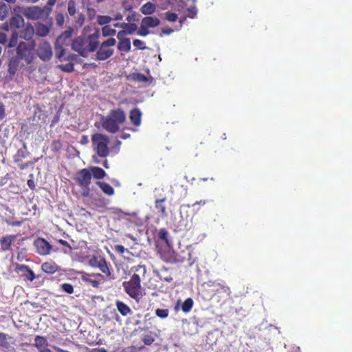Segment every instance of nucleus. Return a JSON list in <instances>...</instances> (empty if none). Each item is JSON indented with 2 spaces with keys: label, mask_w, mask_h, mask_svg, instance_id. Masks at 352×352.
<instances>
[{
  "label": "nucleus",
  "mask_w": 352,
  "mask_h": 352,
  "mask_svg": "<svg viewBox=\"0 0 352 352\" xmlns=\"http://www.w3.org/2000/svg\"><path fill=\"white\" fill-rule=\"evenodd\" d=\"M129 119L134 126H140L141 124L142 119V112L140 110L137 109V107L132 109L129 113Z\"/></svg>",
  "instance_id": "obj_18"
},
{
  "label": "nucleus",
  "mask_w": 352,
  "mask_h": 352,
  "mask_svg": "<svg viewBox=\"0 0 352 352\" xmlns=\"http://www.w3.org/2000/svg\"><path fill=\"white\" fill-rule=\"evenodd\" d=\"M59 69L63 72H71L74 69V65L72 63L59 65Z\"/></svg>",
  "instance_id": "obj_41"
},
{
  "label": "nucleus",
  "mask_w": 352,
  "mask_h": 352,
  "mask_svg": "<svg viewBox=\"0 0 352 352\" xmlns=\"http://www.w3.org/2000/svg\"><path fill=\"white\" fill-rule=\"evenodd\" d=\"M44 8H41L38 6L28 7L25 10V16L28 19L37 20L43 17Z\"/></svg>",
  "instance_id": "obj_12"
},
{
  "label": "nucleus",
  "mask_w": 352,
  "mask_h": 352,
  "mask_svg": "<svg viewBox=\"0 0 352 352\" xmlns=\"http://www.w3.org/2000/svg\"><path fill=\"white\" fill-rule=\"evenodd\" d=\"M125 113L122 109H113L109 115L102 120V127L109 132L119 131V125L125 121Z\"/></svg>",
  "instance_id": "obj_4"
},
{
  "label": "nucleus",
  "mask_w": 352,
  "mask_h": 352,
  "mask_svg": "<svg viewBox=\"0 0 352 352\" xmlns=\"http://www.w3.org/2000/svg\"><path fill=\"white\" fill-rule=\"evenodd\" d=\"M91 179V175L90 168H87L80 170L79 172L76 174L74 177V180L82 188L80 193L84 197H87L90 195Z\"/></svg>",
  "instance_id": "obj_7"
},
{
  "label": "nucleus",
  "mask_w": 352,
  "mask_h": 352,
  "mask_svg": "<svg viewBox=\"0 0 352 352\" xmlns=\"http://www.w3.org/2000/svg\"><path fill=\"white\" fill-rule=\"evenodd\" d=\"M220 289L224 292L226 293L228 296H230V293H231V291H230V289L229 287L228 286H226V285H220Z\"/></svg>",
  "instance_id": "obj_57"
},
{
  "label": "nucleus",
  "mask_w": 352,
  "mask_h": 352,
  "mask_svg": "<svg viewBox=\"0 0 352 352\" xmlns=\"http://www.w3.org/2000/svg\"><path fill=\"white\" fill-rule=\"evenodd\" d=\"M96 14V10L93 8L88 7L87 8V15L89 19H94Z\"/></svg>",
  "instance_id": "obj_53"
},
{
  "label": "nucleus",
  "mask_w": 352,
  "mask_h": 352,
  "mask_svg": "<svg viewBox=\"0 0 352 352\" xmlns=\"http://www.w3.org/2000/svg\"><path fill=\"white\" fill-rule=\"evenodd\" d=\"M133 274L127 281H124L122 284L124 291L136 302L142 296V278L144 277L146 273V268L144 265H138L131 268Z\"/></svg>",
  "instance_id": "obj_2"
},
{
  "label": "nucleus",
  "mask_w": 352,
  "mask_h": 352,
  "mask_svg": "<svg viewBox=\"0 0 352 352\" xmlns=\"http://www.w3.org/2000/svg\"><path fill=\"white\" fill-rule=\"evenodd\" d=\"M67 11L70 16H73L75 15L77 11L76 0H68Z\"/></svg>",
  "instance_id": "obj_36"
},
{
  "label": "nucleus",
  "mask_w": 352,
  "mask_h": 352,
  "mask_svg": "<svg viewBox=\"0 0 352 352\" xmlns=\"http://www.w3.org/2000/svg\"><path fill=\"white\" fill-rule=\"evenodd\" d=\"M142 342L146 345H151V344H153L154 338L152 337L151 334H147L143 337Z\"/></svg>",
  "instance_id": "obj_47"
},
{
  "label": "nucleus",
  "mask_w": 352,
  "mask_h": 352,
  "mask_svg": "<svg viewBox=\"0 0 352 352\" xmlns=\"http://www.w3.org/2000/svg\"><path fill=\"white\" fill-rule=\"evenodd\" d=\"M85 21V16L82 14H80L79 15V18L77 21V23L79 25V26H82L84 24Z\"/></svg>",
  "instance_id": "obj_59"
},
{
  "label": "nucleus",
  "mask_w": 352,
  "mask_h": 352,
  "mask_svg": "<svg viewBox=\"0 0 352 352\" xmlns=\"http://www.w3.org/2000/svg\"><path fill=\"white\" fill-rule=\"evenodd\" d=\"M165 18L168 21L175 22L178 19V16L175 12H170V11H168L165 14Z\"/></svg>",
  "instance_id": "obj_45"
},
{
  "label": "nucleus",
  "mask_w": 352,
  "mask_h": 352,
  "mask_svg": "<svg viewBox=\"0 0 352 352\" xmlns=\"http://www.w3.org/2000/svg\"><path fill=\"white\" fill-rule=\"evenodd\" d=\"M193 306V301L190 297L184 300L183 305H182V311L184 313L189 312Z\"/></svg>",
  "instance_id": "obj_34"
},
{
  "label": "nucleus",
  "mask_w": 352,
  "mask_h": 352,
  "mask_svg": "<svg viewBox=\"0 0 352 352\" xmlns=\"http://www.w3.org/2000/svg\"><path fill=\"white\" fill-rule=\"evenodd\" d=\"M34 34V27L29 23L24 24L19 31H13L10 35L6 48L12 49L17 45L19 38L23 41H34L32 37Z\"/></svg>",
  "instance_id": "obj_5"
},
{
  "label": "nucleus",
  "mask_w": 352,
  "mask_h": 352,
  "mask_svg": "<svg viewBox=\"0 0 352 352\" xmlns=\"http://www.w3.org/2000/svg\"><path fill=\"white\" fill-rule=\"evenodd\" d=\"M16 235L10 234L3 236L0 240L1 250L2 251L9 250L12 242L15 240Z\"/></svg>",
  "instance_id": "obj_19"
},
{
  "label": "nucleus",
  "mask_w": 352,
  "mask_h": 352,
  "mask_svg": "<svg viewBox=\"0 0 352 352\" xmlns=\"http://www.w3.org/2000/svg\"><path fill=\"white\" fill-rule=\"evenodd\" d=\"M8 43L7 35L3 32H0V44L5 45V43Z\"/></svg>",
  "instance_id": "obj_55"
},
{
  "label": "nucleus",
  "mask_w": 352,
  "mask_h": 352,
  "mask_svg": "<svg viewBox=\"0 0 352 352\" xmlns=\"http://www.w3.org/2000/svg\"><path fill=\"white\" fill-rule=\"evenodd\" d=\"M56 2L57 0H48L46 5L44 6V9L51 11L52 10V7L56 3Z\"/></svg>",
  "instance_id": "obj_50"
},
{
  "label": "nucleus",
  "mask_w": 352,
  "mask_h": 352,
  "mask_svg": "<svg viewBox=\"0 0 352 352\" xmlns=\"http://www.w3.org/2000/svg\"><path fill=\"white\" fill-rule=\"evenodd\" d=\"M160 20L156 17L147 16L142 19V24H143L146 28H155L160 24Z\"/></svg>",
  "instance_id": "obj_24"
},
{
  "label": "nucleus",
  "mask_w": 352,
  "mask_h": 352,
  "mask_svg": "<svg viewBox=\"0 0 352 352\" xmlns=\"http://www.w3.org/2000/svg\"><path fill=\"white\" fill-rule=\"evenodd\" d=\"M186 1V0H179L177 1V7L179 8V10H185V8L187 7Z\"/></svg>",
  "instance_id": "obj_54"
},
{
  "label": "nucleus",
  "mask_w": 352,
  "mask_h": 352,
  "mask_svg": "<svg viewBox=\"0 0 352 352\" xmlns=\"http://www.w3.org/2000/svg\"><path fill=\"white\" fill-rule=\"evenodd\" d=\"M96 184L100 188V190L107 195H113L115 192L114 188L108 183L103 182H97Z\"/></svg>",
  "instance_id": "obj_23"
},
{
  "label": "nucleus",
  "mask_w": 352,
  "mask_h": 352,
  "mask_svg": "<svg viewBox=\"0 0 352 352\" xmlns=\"http://www.w3.org/2000/svg\"><path fill=\"white\" fill-rule=\"evenodd\" d=\"M28 186L30 189H32V190L34 189V188H35L34 182L32 179L28 180Z\"/></svg>",
  "instance_id": "obj_62"
},
{
  "label": "nucleus",
  "mask_w": 352,
  "mask_h": 352,
  "mask_svg": "<svg viewBox=\"0 0 352 352\" xmlns=\"http://www.w3.org/2000/svg\"><path fill=\"white\" fill-rule=\"evenodd\" d=\"M10 10V7L7 6L5 3L0 2V20L6 19Z\"/></svg>",
  "instance_id": "obj_33"
},
{
  "label": "nucleus",
  "mask_w": 352,
  "mask_h": 352,
  "mask_svg": "<svg viewBox=\"0 0 352 352\" xmlns=\"http://www.w3.org/2000/svg\"><path fill=\"white\" fill-rule=\"evenodd\" d=\"M116 45V39L113 37L109 38L102 42L96 54V60H105L112 56L114 50L111 47Z\"/></svg>",
  "instance_id": "obj_8"
},
{
  "label": "nucleus",
  "mask_w": 352,
  "mask_h": 352,
  "mask_svg": "<svg viewBox=\"0 0 352 352\" xmlns=\"http://www.w3.org/2000/svg\"><path fill=\"white\" fill-rule=\"evenodd\" d=\"M131 78L133 80L136 82H147L148 81V78L146 76L141 73H133Z\"/></svg>",
  "instance_id": "obj_35"
},
{
  "label": "nucleus",
  "mask_w": 352,
  "mask_h": 352,
  "mask_svg": "<svg viewBox=\"0 0 352 352\" xmlns=\"http://www.w3.org/2000/svg\"><path fill=\"white\" fill-rule=\"evenodd\" d=\"M102 33L104 36H113L116 34V30L109 25H105L102 28Z\"/></svg>",
  "instance_id": "obj_39"
},
{
  "label": "nucleus",
  "mask_w": 352,
  "mask_h": 352,
  "mask_svg": "<svg viewBox=\"0 0 352 352\" xmlns=\"http://www.w3.org/2000/svg\"><path fill=\"white\" fill-rule=\"evenodd\" d=\"M157 238L158 240L164 242L168 247H170V243L168 239V232L165 228H161L157 231Z\"/></svg>",
  "instance_id": "obj_29"
},
{
  "label": "nucleus",
  "mask_w": 352,
  "mask_h": 352,
  "mask_svg": "<svg viewBox=\"0 0 352 352\" xmlns=\"http://www.w3.org/2000/svg\"><path fill=\"white\" fill-rule=\"evenodd\" d=\"M91 143L99 157H106L109 155V138L107 135L98 133H95L91 136Z\"/></svg>",
  "instance_id": "obj_6"
},
{
  "label": "nucleus",
  "mask_w": 352,
  "mask_h": 352,
  "mask_svg": "<svg viewBox=\"0 0 352 352\" xmlns=\"http://www.w3.org/2000/svg\"><path fill=\"white\" fill-rule=\"evenodd\" d=\"M173 32V30L170 28H166V29H163L162 30V32L164 34H170V33H172Z\"/></svg>",
  "instance_id": "obj_63"
},
{
  "label": "nucleus",
  "mask_w": 352,
  "mask_h": 352,
  "mask_svg": "<svg viewBox=\"0 0 352 352\" xmlns=\"http://www.w3.org/2000/svg\"><path fill=\"white\" fill-rule=\"evenodd\" d=\"M104 258L101 256H93L89 260V263L93 267H98L99 266V263H100V261H102Z\"/></svg>",
  "instance_id": "obj_46"
},
{
  "label": "nucleus",
  "mask_w": 352,
  "mask_h": 352,
  "mask_svg": "<svg viewBox=\"0 0 352 352\" xmlns=\"http://www.w3.org/2000/svg\"><path fill=\"white\" fill-rule=\"evenodd\" d=\"M64 45L65 44H58L57 41H56L55 43L56 56V58H58V60L60 61L69 58V57L66 58L64 56L65 53V50L63 48Z\"/></svg>",
  "instance_id": "obj_27"
},
{
  "label": "nucleus",
  "mask_w": 352,
  "mask_h": 352,
  "mask_svg": "<svg viewBox=\"0 0 352 352\" xmlns=\"http://www.w3.org/2000/svg\"><path fill=\"white\" fill-rule=\"evenodd\" d=\"M116 214L118 216L116 218L118 220H129L132 217L135 216V213H125L121 210H118L116 212Z\"/></svg>",
  "instance_id": "obj_37"
},
{
  "label": "nucleus",
  "mask_w": 352,
  "mask_h": 352,
  "mask_svg": "<svg viewBox=\"0 0 352 352\" xmlns=\"http://www.w3.org/2000/svg\"><path fill=\"white\" fill-rule=\"evenodd\" d=\"M6 116L5 107L2 102H0V120H2Z\"/></svg>",
  "instance_id": "obj_56"
},
{
  "label": "nucleus",
  "mask_w": 352,
  "mask_h": 352,
  "mask_svg": "<svg viewBox=\"0 0 352 352\" xmlns=\"http://www.w3.org/2000/svg\"><path fill=\"white\" fill-rule=\"evenodd\" d=\"M133 45L135 47L141 50H144L146 49L144 42L139 38L134 39L133 41Z\"/></svg>",
  "instance_id": "obj_42"
},
{
  "label": "nucleus",
  "mask_w": 352,
  "mask_h": 352,
  "mask_svg": "<svg viewBox=\"0 0 352 352\" xmlns=\"http://www.w3.org/2000/svg\"><path fill=\"white\" fill-rule=\"evenodd\" d=\"M165 201V197L155 200V209L157 210V212L162 215V217H165L166 216V207L164 205Z\"/></svg>",
  "instance_id": "obj_25"
},
{
  "label": "nucleus",
  "mask_w": 352,
  "mask_h": 352,
  "mask_svg": "<svg viewBox=\"0 0 352 352\" xmlns=\"http://www.w3.org/2000/svg\"><path fill=\"white\" fill-rule=\"evenodd\" d=\"M184 10L186 11V16L184 18H182L180 19L181 23H182L185 21L186 17L194 19L197 16V9L195 6H191L190 7H186Z\"/></svg>",
  "instance_id": "obj_30"
},
{
  "label": "nucleus",
  "mask_w": 352,
  "mask_h": 352,
  "mask_svg": "<svg viewBox=\"0 0 352 352\" xmlns=\"http://www.w3.org/2000/svg\"><path fill=\"white\" fill-rule=\"evenodd\" d=\"M150 33L148 28H146L143 24H141L140 29L138 30L137 34L140 36H146Z\"/></svg>",
  "instance_id": "obj_48"
},
{
  "label": "nucleus",
  "mask_w": 352,
  "mask_h": 352,
  "mask_svg": "<svg viewBox=\"0 0 352 352\" xmlns=\"http://www.w3.org/2000/svg\"><path fill=\"white\" fill-rule=\"evenodd\" d=\"M8 344V335L6 333H0V346L7 348Z\"/></svg>",
  "instance_id": "obj_43"
},
{
  "label": "nucleus",
  "mask_w": 352,
  "mask_h": 352,
  "mask_svg": "<svg viewBox=\"0 0 352 352\" xmlns=\"http://www.w3.org/2000/svg\"><path fill=\"white\" fill-rule=\"evenodd\" d=\"M35 41H17L13 51H9L12 56L8 61V72L13 76L19 69L32 64L35 59Z\"/></svg>",
  "instance_id": "obj_1"
},
{
  "label": "nucleus",
  "mask_w": 352,
  "mask_h": 352,
  "mask_svg": "<svg viewBox=\"0 0 352 352\" xmlns=\"http://www.w3.org/2000/svg\"><path fill=\"white\" fill-rule=\"evenodd\" d=\"M52 146L53 151H58L61 148L62 145L60 140H54L52 142Z\"/></svg>",
  "instance_id": "obj_51"
},
{
  "label": "nucleus",
  "mask_w": 352,
  "mask_h": 352,
  "mask_svg": "<svg viewBox=\"0 0 352 352\" xmlns=\"http://www.w3.org/2000/svg\"><path fill=\"white\" fill-rule=\"evenodd\" d=\"M192 227V221H173V228L175 232L184 234Z\"/></svg>",
  "instance_id": "obj_16"
},
{
  "label": "nucleus",
  "mask_w": 352,
  "mask_h": 352,
  "mask_svg": "<svg viewBox=\"0 0 352 352\" xmlns=\"http://www.w3.org/2000/svg\"><path fill=\"white\" fill-rule=\"evenodd\" d=\"M99 36L98 29H96L91 34H82L73 40L72 48L81 56L87 57L90 52H94L97 50L99 45Z\"/></svg>",
  "instance_id": "obj_3"
},
{
  "label": "nucleus",
  "mask_w": 352,
  "mask_h": 352,
  "mask_svg": "<svg viewBox=\"0 0 352 352\" xmlns=\"http://www.w3.org/2000/svg\"><path fill=\"white\" fill-rule=\"evenodd\" d=\"M126 34V32L124 30H121L120 32H118V38L120 40V41H122L124 38H123V36Z\"/></svg>",
  "instance_id": "obj_61"
},
{
  "label": "nucleus",
  "mask_w": 352,
  "mask_h": 352,
  "mask_svg": "<svg viewBox=\"0 0 352 352\" xmlns=\"http://www.w3.org/2000/svg\"><path fill=\"white\" fill-rule=\"evenodd\" d=\"M155 10V6L152 2H147L140 8V11L143 14H152Z\"/></svg>",
  "instance_id": "obj_32"
},
{
  "label": "nucleus",
  "mask_w": 352,
  "mask_h": 352,
  "mask_svg": "<svg viewBox=\"0 0 352 352\" xmlns=\"http://www.w3.org/2000/svg\"><path fill=\"white\" fill-rule=\"evenodd\" d=\"M34 33L39 36H45L50 33V28L43 23H37L35 25Z\"/></svg>",
  "instance_id": "obj_22"
},
{
  "label": "nucleus",
  "mask_w": 352,
  "mask_h": 352,
  "mask_svg": "<svg viewBox=\"0 0 352 352\" xmlns=\"http://www.w3.org/2000/svg\"><path fill=\"white\" fill-rule=\"evenodd\" d=\"M89 170L94 179H102L106 176L105 170L100 166H91Z\"/></svg>",
  "instance_id": "obj_21"
},
{
  "label": "nucleus",
  "mask_w": 352,
  "mask_h": 352,
  "mask_svg": "<svg viewBox=\"0 0 352 352\" xmlns=\"http://www.w3.org/2000/svg\"><path fill=\"white\" fill-rule=\"evenodd\" d=\"M25 24L24 19L20 15H16L10 19L9 26L11 30L17 31L16 30L21 28Z\"/></svg>",
  "instance_id": "obj_17"
},
{
  "label": "nucleus",
  "mask_w": 352,
  "mask_h": 352,
  "mask_svg": "<svg viewBox=\"0 0 352 352\" xmlns=\"http://www.w3.org/2000/svg\"><path fill=\"white\" fill-rule=\"evenodd\" d=\"M41 270L48 274H54L60 270V266L54 261H46L42 263Z\"/></svg>",
  "instance_id": "obj_15"
},
{
  "label": "nucleus",
  "mask_w": 352,
  "mask_h": 352,
  "mask_svg": "<svg viewBox=\"0 0 352 352\" xmlns=\"http://www.w3.org/2000/svg\"><path fill=\"white\" fill-rule=\"evenodd\" d=\"M34 346L37 349L38 352H52L50 349H49V344L47 339L41 336H36L34 338Z\"/></svg>",
  "instance_id": "obj_13"
},
{
  "label": "nucleus",
  "mask_w": 352,
  "mask_h": 352,
  "mask_svg": "<svg viewBox=\"0 0 352 352\" xmlns=\"http://www.w3.org/2000/svg\"><path fill=\"white\" fill-rule=\"evenodd\" d=\"M60 287L63 292H65L67 294H73V292H74V287L70 283H63L60 285Z\"/></svg>",
  "instance_id": "obj_44"
},
{
  "label": "nucleus",
  "mask_w": 352,
  "mask_h": 352,
  "mask_svg": "<svg viewBox=\"0 0 352 352\" xmlns=\"http://www.w3.org/2000/svg\"><path fill=\"white\" fill-rule=\"evenodd\" d=\"M110 265L107 262L106 259L104 258L100 263H99V266L98 267L100 270L107 277H110L111 275Z\"/></svg>",
  "instance_id": "obj_28"
},
{
  "label": "nucleus",
  "mask_w": 352,
  "mask_h": 352,
  "mask_svg": "<svg viewBox=\"0 0 352 352\" xmlns=\"http://www.w3.org/2000/svg\"><path fill=\"white\" fill-rule=\"evenodd\" d=\"M116 307L120 314L123 316H127L131 311V309L122 301H116Z\"/></svg>",
  "instance_id": "obj_31"
},
{
  "label": "nucleus",
  "mask_w": 352,
  "mask_h": 352,
  "mask_svg": "<svg viewBox=\"0 0 352 352\" xmlns=\"http://www.w3.org/2000/svg\"><path fill=\"white\" fill-rule=\"evenodd\" d=\"M161 258L166 262H172L173 261V258L170 255V254H162L160 253Z\"/></svg>",
  "instance_id": "obj_52"
},
{
  "label": "nucleus",
  "mask_w": 352,
  "mask_h": 352,
  "mask_svg": "<svg viewBox=\"0 0 352 352\" xmlns=\"http://www.w3.org/2000/svg\"><path fill=\"white\" fill-rule=\"evenodd\" d=\"M115 250L118 253L123 254L125 252L126 249L122 245H117L115 246Z\"/></svg>",
  "instance_id": "obj_58"
},
{
  "label": "nucleus",
  "mask_w": 352,
  "mask_h": 352,
  "mask_svg": "<svg viewBox=\"0 0 352 352\" xmlns=\"http://www.w3.org/2000/svg\"><path fill=\"white\" fill-rule=\"evenodd\" d=\"M53 348H54V349L55 351H56L57 352H70V351H69L64 350V349H61V348H60V347H58V346H53Z\"/></svg>",
  "instance_id": "obj_64"
},
{
  "label": "nucleus",
  "mask_w": 352,
  "mask_h": 352,
  "mask_svg": "<svg viewBox=\"0 0 352 352\" xmlns=\"http://www.w3.org/2000/svg\"><path fill=\"white\" fill-rule=\"evenodd\" d=\"M36 252L41 256L50 254L52 246L44 238H38L34 242Z\"/></svg>",
  "instance_id": "obj_10"
},
{
  "label": "nucleus",
  "mask_w": 352,
  "mask_h": 352,
  "mask_svg": "<svg viewBox=\"0 0 352 352\" xmlns=\"http://www.w3.org/2000/svg\"><path fill=\"white\" fill-rule=\"evenodd\" d=\"M36 52L38 57L43 62L51 60L53 56L52 45L50 43L46 40L39 41Z\"/></svg>",
  "instance_id": "obj_9"
},
{
  "label": "nucleus",
  "mask_w": 352,
  "mask_h": 352,
  "mask_svg": "<svg viewBox=\"0 0 352 352\" xmlns=\"http://www.w3.org/2000/svg\"><path fill=\"white\" fill-rule=\"evenodd\" d=\"M118 49L120 52H129L131 50V42L129 38H124L118 41Z\"/></svg>",
  "instance_id": "obj_26"
},
{
  "label": "nucleus",
  "mask_w": 352,
  "mask_h": 352,
  "mask_svg": "<svg viewBox=\"0 0 352 352\" xmlns=\"http://www.w3.org/2000/svg\"><path fill=\"white\" fill-rule=\"evenodd\" d=\"M73 34V29L69 28L63 32H62L60 36L56 38V41L58 43H63V45H68L69 42L71 40V38Z\"/></svg>",
  "instance_id": "obj_20"
},
{
  "label": "nucleus",
  "mask_w": 352,
  "mask_h": 352,
  "mask_svg": "<svg viewBox=\"0 0 352 352\" xmlns=\"http://www.w3.org/2000/svg\"><path fill=\"white\" fill-rule=\"evenodd\" d=\"M111 21L112 19L109 16H98L97 17V23L100 25H107Z\"/></svg>",
  "instance_id": "obj_38"
},
{
  "label": "nucleus",
  "mask_w": 352,
  "mask_h": 352,
  "mask_svg": "<svg viewBox=\"0 0 352 352\" xmlns=\"http://www.w3.org/2000/svg\"><path fill=\"white\" fill-rule=\"evenodd\" d=\"M137 30V25L135 23H128L126 29L124 30L126 34H131Z\"/></svg>",
  "instance_id": "obj_49"
},
{
  "label": "nucleus",
  "mask_w": 352,
  "mask_h": 352,
  "mask_svg": "<svg viewBox=\"0 0 352 352\" xmlns=\"http://www.w3.org/2000/svg\"><path fill=\"white\" fill-rule=\"evenodd\" d=\"M14 270L17 273H21L26 280L32 281L35 279L34 273L27 265L16 263Z\"/></svg>",
  "instance_id": "obj_11"
},
{
  "label": "nucleus",
  "mask_w": 352,
  "mask_h": 352,
  "mask_svg": "<svg viewBox=\"0 0 352 352\" xmlns=\"http://www.w3.org/2000/svg\"><path fill=\"white\" fill-rule=\"evenodd\" d=\"M58 243L63 246L68 248L69 250H72V247L66 241L60 239L59 241H58Z\"/></svg>",
  "instance_id": "obj_60"
},
{
  "label": "nucleus",
  "mask_w": 352,
  "mask_h": 352,
  "mask_svg": "<svg viewBox=\"0 0 352 352\" xmlns=\"http://www.w3.org/2000/svg\"><path fill=\"white\" fill-rule=\"evenodd\" d=\"M98 278H103V276L100 274H91L83 276L82 279L85 283L89 284L94 288L99 287L100 285V280Z\"/></svg>",
  "instance_id": "obj_14"
},
{
  "label": "nucleus",
  "mask_w": 352,
  "mask_h": 352,
  "mask_svg": "<svg viewBox=\"0 0 352 352\" xmlns=\"http://www.w3.org/2000/svg\"><path fill=\"white\" fill-rule=\"evenodd\" d=\"M156 316L164 319L168 316L169 311L167 309H157L155 311Z\"/></svg>",
  "instance_id": "obj_40"
}]
</instances>
